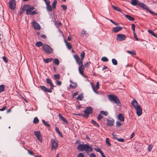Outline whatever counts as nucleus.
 Listing matches in <instances>:
<instances>
[{
  "instance_id": "obj_1",
  "label": "nucleus",
  "mask_w": 157,
  "mask_h": 157,
  "mask_svg": "<svg viewBox=\"0 0 157 157\" xmlns=\"http://www.w3.org/2000/svg\"><path fill=\"white\" fill-rule=\"evenodd\" d=\"M34 9L33 6H31L30 5L28 4L24 5L22 9H21L22 12H23L24 10L26 11V14L28 15H31V13L33 11Z\"/></svg>"
},
{
  "instance_id": "obj_2",
  "label": "nucleus",
  "mask_w": 157,
  "mask_h": 157,
  "mask_svg": "<svg viewBox=\"0 0 157 157\" xmlns=\"http://www.w3.org/2000/svg\"><path fill=\"white\" fill-rule=\"evenodd\" d=\"M108 98L110 101L118 105L121 104L119 99L117 96L113 94H110L108 95Z\"/></svg>"
},
{
  "instance_id": "obj_3",
  "label": "nucleus",
  "mask_w": 157,
  "mask_h": 157,
  "mask_svg": "<svg viewBox=\"0 0 157 157\" xmlns=\"http://www.w3.org/2000/svg\"><path fill=\"white\" fill-rule=\"evenodd\" d=\"M42 49L43 51L47 54H51L53 52L52 48L48 45L45 44L42 47Z\"/></svg>"
},
{
  "instance_id": "obj_4",
  "label": "nucleus",
  "mask_w": 157,
  "mask_h": 157,
  "mask_svg": "<svg viewBox=\"0 0 157 157\" xmlns=\"http://www.w3.org/2000/svg\"><path fill=\"white\" fill-rule=\"evenodd\" d=\"M139 6L140 7L143 8V9L149 12L150 13L152 14H154L155 15H157V14L155 13L154 12L152 11L151 10H150L149 9V8L147 5H145V4L142 3L140 2V3H139Z\"/></svg>"
},
{
  "instance_id": "obj_5",
  "label": "nucleus",
  "mask_w": 157,
  "mask_h": 157,
  "mask_svg": "<svg viewBox=\"0 0 157 157\" xmlns=\"http://www.w3.org/2000/svg\"><path fill=\"white\" fill-rule=\"evenodd\" d=\"M51 150H53L56 148L58 146V142L55 139H52L51 140Z\"/></svg>"
},
{
  "instance_id": "obj_6",
  "label": "nucleus",
  "mask_w": 157,
  "mask_h": 157,
  "mask_svg": "<svg viewBox=\"0 0 157 157\" xmlns=\"http://www.w3.org/2000/svg\"><path fill=\"white\" fill-rule=\"evenodd\" d=\"M85 113L86 118H87L88 117L90 114H91L92 112V107L90 106L87 107L86 109L84 111Z\"/></svg>"
},
{
  "instance_id": "obj_7",
  "label": "nucleus",
  "mask_w": 157,
  "mask_h": 157,
  "mask_svg": "<svg viewBox=\"0 0 157 157\" xmlns=\"http://www.w3.org/2000/svg\"><path fill=\"white\" fill-rule=\"evenodd\" d=\"M126 36L122 34H119L117 35L116 40L118 41H122L126 38Z\"/></svg>"
},
{
  "instance_id": "obj_8",
  "label": "nucleus",
  "mask_w": 157,
  "mask_h": 157,
  "mask_svg": "<svg viewBox=\"0 0 157 157\" xmlns=\"http://www.w3.org/2000/svg\"><path fill=\"white\" fill-rule=\"evenodd\" d=\"M93 147H92L90 146L89 144H85L84 151H85V152L87 153L88 154V152H91L93 151Z\"/></svg>"
},
{
  "instance_id": "obj_9",
  "label": "nucleus",
  "mask_w": 157,
  "mask_h": 157,
  "mask_svg": "<svg viewBox=\"0 0 157 157\" xmlns=\"http://www.w3.org/2000/svg\"><path fill=\"white\" fill-rule=\"evenodd\" d=\"M9 7L11 9L13 10L16 8V2L15 0H10L9 2Z\"/></svg>"
},
{
  "instance_id": "obj_10",
  "label": "nucleus",
  "mask_w": 157,
  "mask_h": 157,
  "mask_svg": "<svg viewBox=\"0 0 157 157\" xmlns=\"http://www.w3.org/2000/svg\"><path fill=\"white\" fill-rule=\"evenodd\" d=\"M107 124L109 126H112L114 123V120L112 118L109 117L107 118L106 120Z\"/></svg>"
},
{
  "instance_id": "obj_11",
  "label": "nucleus",
  "mask_w": 157,
  "mask_h": 157,
  "mask_svg": "<svg viewBox=\"0 0 157 157\" xmlns=\"http://www.w3.org/2000/svg\"><path fill=\"white\" fill-rule=\"evenodd\" d=\"M136 110V113L138 116H140L142 114V108L140 105H138L136 107L134 108Z\"/></svg>"
},
{
  "instance_id": "obj_12",
  "label": "nucleus",
  "mask_w": 157,
  "mask_h": 157,
  "mask_svg": "<svg viewBox=\"0 0 157 157\" xmlns=\"http://www.w3.org/2000/svg\"><path fill=\"white\" fill-rule=\"evenodd\" d=\"M32 25L35 29L39 30L41 28L40 25L35 21L33 22Z\"/></svg>"
},
{
  "instance_id": "obj_13",
  "label": "nucleus",
  "mask_w": 157,
  "mask_h": 157,
  "mask_svg": "<svg viewBox=\"0 0 157 157\" xmlns=\"http://www.w3.org/2000/svg\"><path fill=\"white\" fill-rule=\"evenodd\" d=\"M34 133L36 136L37 139L40 142H42V137L40 135V132L39 131H34Z\"/></svg>"
},
{
  "instance_id": "obj_14",
  "label": "nucleus",
  "mask_w": 157,
  "mask_h": 157,
  "mask_svg": "<svg viewBox=\"0 0 157 157\" xmlns=\"http://www.w3.org/2000/svg\"><path fill=\"white\" fill-rule=\"evenodd\" d=\"M99 82H97L96 83V87H95L93 84L92 83H91V85L92 86V88L93 90L96 93V94H98V92L97 91V90H98L99 88Z\"/></svg>"
},
{
  "instance_id": "obj_15",
  "label": "nucleus",
  "mask_w": 157,
  "mask_h": 157,
  "mask_svg": "<svg viewBox=\"0 0 157 157\" xmlns=\"http://www.w3.org/2000/svg\"><path fill=\"white\" fill-rule=\"evenodd\" d=\"M40 89L43 90L45 92L51 93L52 92V89L50 88V89H48L44 86H40Z\"/></svg>"
},
{
  "instance_id": "obj_16",
  "label": "nucleus",
  "mask_w": 157,
  "mask_h": 157,
  "mask_svg": "<svg viewBox=\"0 0 157 157\" xmlns=\"http://www.w3.org/2000/svg\"><path fill=\"white\" fill-rule=\"evenodd\" d=\"M85 144H80L77 147V149L80 151H84Z\"/></svg>"
},
{
  "instance_id": "obj_17",
  "label": "nucleus",
  "mask_w": 157,
  "mask_h": 157,
  "mask_svg": "<svg viewBox=\"0 0 157 157\" xmlns=\"http://www.w3.org/2000/svg\"><path fill=\"white\" fill-rule=\"evenodd\" d=\"M84 70V67L83 65H80L78 68V71L79 73L82 75H83Z\"/></svg>"
},
{
  "instance_id": "obj_18",
  "label": "nucleus",
  "mask_w": 157,
  "mask_h": 157,
  "mask_svg": "<svg viewBox=\"0 0 157 157\" xmlns=\"http://www.w3.org/2000/svg\"><path fill=\"white\" fill-rule=\"evenodd\" d=\"M131 104L134 108H136L137 106L139 105L136 99H133L131 102Z\"/></svg>"
},
{
  "instance_id": "obj_19",
  "label": "nucleus",
  "mask_w": 157,
  "mask_h": 157,
  "mask_svg": "<svg viewBox=\"0 0 157 157\" xmlns=\"http://www.w3.org/2000/svg\"><path fill=\"white\" fill-rule=\"evenodd\" d=\"M58 116L60 119L63 121V122L67 124H68L69 123L67 121V120L62 116L61 114L59 113Z\"/></svg>"
},
{
  "instance_id": "obj_20",
  "label": "nucleus",
  "mask_w": 157,
  "mask_h": 157,
  "mask_svg": "<svg viewBox=\"0 0 157 157\" xmlns=\"http://www.w3.org/2000/svg\"><path fill=\"white\" fill-rule=\"evenodd\" d=\"M122 29V27L120 26L116 27L113 28V32L114 33H117L119 31L121 30Z\"/></svg>"
},
{
  "instance_id": "obj_21",
  "label": "nucleus",
  "mask_w": 157,
  "mask_h": 157,
  "mask_svg": "<svg viewBox=\"0 0 157 157\" xmlns=\"http://www.w3.org/2000/svg\"><path fill=\"white\" fill-rule=\"evenodd\" d=\"M118 119L121 122L124 121V117L122 113H120L117 116Z\"/></svg>"
},
{
  "instance_id": "obj_22",
  "label": "nucleus",
  "mask_w": 157,
  "mask_h": 157,
  "mask_svg": "<svg viewBox=\"0 0 157 157\" xmlns=\"http://www.w3.org/2000/svg\"><path fill=\"white\" fill-rule=\"evenodd\" d=\"M46 82L47 83L49 84L51 86V87L50 88L51 89H53V88L54 87V86L52 83V81L49 78H47L46 79Z\"/></svg>"
},
{
  "instance_id": "obj_23",
  "label": "nucleus",
  "mask_w": 157,
  "mask_h": 157,
  "mask_svg": "<svg viewBox=\"0 0 157 157\" xmlns=\"http://www.w3.org/2000/svg\"><path fill=\"white\" fill-rule=\"evenodd\" d=\"M46 8L47 10L48 11H52V7L50 5V2H46Z\"/></svg>"
},
{
  "instance_id": "obj_24",
  "label": "nucleus",
  "mask_w": 157,
  "mask_h": 157,
  "mask_svg": "<svg viewBox=\"0 0 157 157\" xmlns=\"http://www.w3.org/2000/svg\"><path fill=\"white\" fill-rule=\"evenodd\" d=\"M74 57L76 63L79 65H81L79 62L80 58L78 55L77 54L75 55H74Z\"/></svg>"
},
{
  "instance_id": "obj_25",
  "label": "nucleus",
  "mask_w": 157,
  "mask_h": 157,
  "mask_svg": "<svg viewBox=\"0 0 157 157\" xmlns=\"http://www.w3.org/2000/svg\"><path fill=\"white\" fill-rule=\"evenodd\" d=\"M140 2L137 0H131V4L133 6H135L137 5L139 6V4Z\"/></svg>"
},
{
  "instance_id": "obj_26",
  "label": "nucleus",
  "mask_w": 157,
  "mask_h": 157,
  "mask_svg": "<svg viewBox=\"0 0 157 157\" xmlns=\"http://www.w3.org/2000/svg\"><path fill=\"white\" fill-rule=\"evenodd\" d=\"M125 17L130 21H133L135 19L134 17H131V16L126 14L125 15Z\"/></svg>"
},
{
  "instance_id": "obj_27",
  "label": "nucleus",
  "mask_w": 157,
  "mask_h": 157,
  "mask_svg": "<svg viewBox=\"0 0 157 157\" xmlns=\"http://www.w3.org/2000/svg\"><path fill=\"white\" fill-rule=\"evenodd\" d=\"M53 60V58H47L43 59L44 62L46 63H48L49 62H52Z\"/></svg>"
},
{
  "instance_id": "obj_28",
  "label": "nucleus",
  "mask_w": 157,
  "mask_h": 157,
  "mask_svg": "<svg viewBox=\"0 0 157 157\" xmlns=\"http://www.w3.org/2000/svg\"><path fill=\"white\" fill-rule=\"evenodd\" d=\"M55 131L56 132L58 133L60 136L61 137H63V135L62 134V133L60 132L59 128L57 127H56L55 128Z\"/></svg>"
},
{
  "instance_id": "obj_29",
  "label": "nucleus",
  "mask_w": 157,
  "mask_h": 157,
  "mask_svg": "<svg viewBox=\"0 0 157 157\" xmlns=\"http://www.w3.org/2000/svg\"><path fill=\"white\" fill-rule=\"evenodd\" d=\"M112 7L113 8V9H114L115 10H116L120 12H122V11L120 8L115 6H113Z\"/></svg>"
},
{
  "instance_id": "obj_30",
  "label": "nucleus",
  "mask_w": 157,
  "mask_h": 157,
  "mask_svg": "<svg viewBox=\"0 0 157 157\" xmlns=\"http://www.w3.org/2000/svg\"><path fill=\"white\" fill-rule=\"evenodd\" d=\"M128 53L131 55H136V52L134 50H132L131 51H127V52Z\"/></svg>"
},
{
  "instance_id": "obj_31",
  "label": "nucleus",
  "mask_w": 157,
  "mask_h": 157,
  "mask_svg": "<svg viewBox=\"0 0 157 157\" xmlns=\"http://www.w3.org/2000/svg\"><path fill=\"white\" fill-rule=\"evenodd\" d=\"M91 123L94 124V125H97L98 128H99L100 127V125L99 124L97 123V122L93 120H91Z\"/></svg>"
},
{
  "instance_id": "obj_32",
  "label": "nucleus",
  "mask_w": 157,
  "mask_h": 157,
  "mask_svg": "<svg viewBox=\"0 0 157 157\" xmlns=\"http://www.w3.org/2000/svg\"><path fill=\"white\" fill-rule=\"evenodd\" d=\"M43 46L42 43L40 41H38L36 42L35 44V46L37 47H40Z\"/></svg>"
},
{
  "instance_id": "obj_33",
  "label": "nucleus",
  "mask_w": 157,
  "mask_h": 157,
  "mask_svg": "<svg viewBox=\"0 0 157 157\" xmlns=\"http://www.w3.org/2000/svg\"><path fill=\"white\" fill-rule=\"evenodd\" d=\"M65 43L66 44V45H67V48L69 49H71L72 47L71 44H70V43H67L66 42V41L65 40Z\"/></svg>"
},
{
  "instance_id": "obj_34",
  "label": "nucleus",
  "mask_w": 157,
  "mask_h": 157,
  "mask_svg": "<svg viewBox=\"0 0 157 157\" xmlns=\"http://www.w3.org/2000/svg\"><path fill=\"white\" fill-rule=\"evenodd\" d=\"M54 63L56 65H58L59 64V61L58 59L56 58L53 61Z\"/></svg>"
},
{
  "instance_id": "obj_35",
  "label": "nucleus",
  "mask_w": 157,
  "mask_h": 157,
  "mask_svg": "<svg viewBox=\"0 0 157 157\" xmlns=\"http://www.w3.org/2000/svg\"><path fill=\"white\" fill-rule=\"evenodd\" d=\"M100 113L101 114L104 115L105 116H107L108 115V113L107 111H105L103 110H101L100 111Z\"/></svg>"
},
{
  "instance_id": "obj_36",
  "label": "nucleus",
  "mask_w": 157,
  "mask_h": 157,
  "mask_svg": "<svg viewBox=\"0 0 157 157\" xmlns=\"http://www.w3.org/2000/svg\"><path fill=\"white\" fill-rule=\"evenodd\" d=\"M5 89V86L4 85H0V93L3 91Z\"/></svg>"
},
{
  "instance_id": "obj_37",
  "label": "nucleus",
  "mask_w": 157,
  "mask_h": 157,
  "mask_svg": "<svg viewBox=\"0 0 157 157\" xmlns=\"http://www.w3.org/2000/svg\"><path fill=\"white\" fill-rule=\"evenodd\" d=\"M39 121L37 117H35L33 120V123L34 124H37Z\"/></svg>"
},
{
  "instance_id": "obj_38",
  "label": "nucleus",
  "mask_w": 157,
  "mask_h": 157,
  "mask_svg": "<svg viewBox=\"0 0 157 157\" xmlns=\"http://www.w3.org/2000/svg\"><path fill=\"white\" fill-rule=\"evenodd\" d=\"M83 97V94H81L78 96L77 98V99L78 100H82Z\"/></svg>"
},
{
  "instance_id": "obj_39",
  "label": "nucleus",
  "mask_w": 157,
  "mask_h": 157,
  "mask_svg": "<svg viewBox=\"0 0 157 157\" xmlns=\"http://www.w3.org/2000/svg\"><path fill=\"white\" fill-rule=\"evenodd\" d=\"M57 3V2L56 0H54L53 1V2L52 3V6L53 8L54 9H55L56 8V5Z\"/></svg>"
},
{
  "instance_id": "obj_40",
  "label": "nucleus",
  "mask_w": 157,
  "mask_h": 157,
  "mask_svg": "<svg viewBox=\"0 0 157 157\" xmlns=\"http://www.w3.org/2000/svg\"><path fill=\"white\" fill-rule=\"evenodd\" d=\"M42 121L46 127H50V125L48 124L44 120H42Z\"/></svg>"
},
{
  "instance_id": "obj_41",
  "label": "nucleus",
  "mask_w": 157,
  "mask_h": 157,
  "mask_svg": "<svg viewBox=\"0 0 157 157\" xmlns=\"http://www.w3.org/2000/svg\"><path fill=\"white\" fill-rule=\"evenodd\" d=\"M112 62L113 64L115 65H116L117 64V60L115 59H112Z\"/></svg>"
},
{
  "instance_id": "obj_42",
  "label": "nucleus",
  "mask_w": 157,
  "mask_h": 157,
  "mask_svg": "<svg viewBox=\"0 0 157 157\" xmlns=\"http://www.w3.org/2000/svg\"><path fill=\"white\" fill-rule=\"evenodd\" d=\"M105 142L106 144H107L108 146H111V144L109 142V140L108 138H106Z\"/></svg>"
},
{
  "instance_id": "obj_43",
  "label": "nucleus",
  "mask_w": 157,
  "mask_h": 157,
  "mask_svg": "<svg viewBox=\"0 0 157 157\" xmlns=\"http://www.w3.org/2000/svg\"><path fill=\"white\" fill-rule=\"evenodd\" d=\"M74 85H72L71 84H70L69 85V86L71 87V88H72L73 89H75L77 86V85L76 83H75V84H74Z\"/></svg>"
},
{
  "instance_id": "obj_44",
  "label": "nucleus",
  "mask_w": 157,
  "mask_h": 157,
  "mask_svg": "<svg viewBox=\"0 0 157 157\" xmlns=\"http://www.w3.org/2000/svg\"><path fill=\"white\" fill-rule=\"evenodd\" d=\"M54 77L55 78L57 79H59L60 78V76L59 74H55L54 75Z\"/></svg>"
},
{
  "instance_id": "obj_45",
  "label": "nucleus",
  "mask_w": 157,
  "mask_h": 157,
  "mask_svg": "<svg viewBox=\"0 0 157 157\" xmlns=\"http://www.w3.org/2000/svg\"><path fill=\"white\" fill-rule=\"evenodd\" d=\"M148 32L153 36H156L155 34L151 30H148Z\"/></svg>"
},
{
  "instance_id": "obj_46",
  "label": "nucleus",
  "mask_w": 157,
  "mask_h": 157,
  "mask_svg": "<svg viewBox=\"0 0 157 157\" xmlns=\"http://www.w3.org/2000/svg\"><path fill=\"white\" fill-rule=\"evenodd\" d=\"M101 60L104 62H107L108 61V59L106 57H103L101 58Z\"/></svg>"
},
{
  "instance_id": "obj_47",
  "label": "nucleus",
  "mask_w": 157,
  "mask_h": 157,
  "mask_svg": "<svg viewBox=\"0 0 157 157\" xmlns=\"http://www.w3.org/2000/svg\"><path fill=\"white\" fill-rule=\"evenodd\" d=\"M85 53L84 52H81L80 56L81 57V59H83L85 56Z\"/></svg>"
},
{
  "instance_id": "obj_48",
  "label": "nucleus",
  "mask_w": 157,
  "mask_h": 157,
  "mask_svg": "<svg viewBox=\"0 0 157 157\" xmlns=\"http://www.w3.org/2000/svg\"><path fill=\"white\" fill-rule=\"evenodd\" d=\"M94 150L97 152H99L100 153H101L102 151L101 150V149L99 148H97L95 147L94 148Z\"/></svg>"
},
{
  "instance_id": "obj_49",
  "label": "nucleus",
  "mask_w": 157,
  "mask_h": 157,
  "mask_svg": "<svg viewBox=\"0 0 157 157\" xmlns=\"http://www.w3.org/2000/svg\"><path fill=\"white\" fill-rule=\"evenodd\" d=\"M102 118H103V116L101 114H99L98 117L97 119L98 121H99Z\"/></svg>"
},
{
  "instance_id": "obj_50",
  "label": "nucleus",
  "mask_w": 157,
  "mask_h": 157,
  "mask_svg": "<svg viewBox=\"0 0 157 157\" xmlns=\"http://www.w3.org/2000/svg\"><path fill=\"white\" fill-rule=\"evenodd\" d=\"M117 140L119 142H124V139L123 138H117Z\"/></svg>"
},
{
  "instance_id": "obj_51",
  "label": "nucleus",
  "mask_w": 157,
  "mask_h": 157,
  "mask_svg": "<svg viewBox=\"0 0 157 157\" xmlns=\"http://www.w3.org/2000/svg\"><path fill=\"white\" fill-rule=\"evenodd\" d=\"M56 83L57 86H60L61 85L62 82L61 81H56Z\"/></svg>"
},
{
  "instance_id": "obj_52",
  "label": "nucleus",
  "mask_w": 157,
  "mask_h": 157,
  "mask_svg": "<svg viewBox=\"0 0 157 157\" xmlns=\"http://www.w3.org/2000/svg\"><path fill=\"white\" fill-rule=\"evenodd\" d=\"M77 157H84V155L82 153H80L78 154Z\"/></svg>"
},
{
  "instance_id": "obj_53",
  "label": "nucleus",
  "mask_w": 157,
  "mask_h": 157,
  "mask_svg": "<svg viewBox=\"0 0 157 157\" xmlns=\"http://www.w3.org/2000/svg\"><path fill=\"white\" fill-rule=\"evenodd\" d=\"M61 6L64 10H66L67 9V6L66 5H61Z\"/></svg>"
},
{
  "instance_id": "obj_54",
  "label": "nucleus",
  "mask_w": 157,
  "mask_h": 157,
  "mask_svg": "<svg viewBox=\"0 0 157 157\" xmlns=\"http://www.w3.org/2000/svg\"><path fill=\"white\" fill-rule=\"evenodd\" d=\"M132 29L133 31V32H135V25L134 24L132 25Z\"/></svg>"
},
{
  "instance_id": "obj_55",
  "label": "nucleus",
  "mask_w": 157,
  "mask_h": 157,
  "mask_svg": "<svg viewBox=\"0 0 157 157\" xmlns=\"http://www.w3.org/2000/svg\"><path fill=\"white\" fill-rule=\"evenodd\" d=\"M116 125L117 127H118L121 125V124L120 122L117 121L116 122Z\"/></svg>"
},
{
  "instance_id": "obj_56",
  "label": "nucleus",
  "mask_w": 157,
  "mask_h": 157,
  "mask_svg": "<svg viewBox=\"0 0 157 157\" xmlns=\"http://www.w3.org/2000/svg\"><path fill=\"white\" fill-rule=\"evenodd\" d=\"M112 135L113 136V139L116 140H117V136L114 133H113L112 134Z\"/></svg>"
},
{
  "instance_id": "obj_57",
  "label": "nucleus",
  "mask_w": 157,
  "mask_h": 157,
  "mask_svg": "<svg viewBox=\"0 0 157 157\" xmlns=\"http://www.w3.org/2000/svg\"><path fill=\"white\" fill-rule=\"evenodd\" d=\"M77 115L79 116H83L84 117L86 118V116L85 114H84L82 113H77L76 114Z\"/></svg>"
},
{
  "instance_id": "obj_58",
  "label": "nucleus",
  "mask_w": 157,
  "mask_h": 157,
  "mask_svg": "<svg viewBox=\"0 0 157 157\" xmlns=\"http://www.w3.org/2000/svg\"><path fill=\"white\" fill-rule=\"evenodd\" d=\"M133 33L134 38L136 39V40L138 41L139 40V39L138 38L137 35L136 34L135 32H133Z\"/></svg>"
},
{
  "instance_id": "obj_59",
  "label": "nucleus",
  "mask_w": 157,
  "mask_h": 157,
  "mask_svg": "<svg viewBox=\"0 0 157 157\" xmlns=\"http://www.w3.org/2000/svg\"><path fill=\"white\" fill-rule=\"evenodd\" d=\"M2 59L3 61L7 63L8 62V60L7 59V58L5 56H3L2 57Z\"/></svg>"
},
{
  "instance_id": "obj_60",
  "label": "nucleus",
  "mask_w": 157,
  "mask_h": 157,
  "mask_svg": "<svg viewBox=\"0 0 157 157\" xmlns=\"http://www.w3.org/2000/svg\"><path fill=\"white\" fill-rule=\"evenodd\" d=\"M152 148V147L151 145H149L147 147V150L149 151H151Z\"/></svg>"
},
{
  "instance_id": "obj_61",
  "label": "nucleus",
  "mask_w": 157,
  "mask_h": 157,
  "mask_svg": "<svg viewBox=\"0 0 157 157\" xmlns=\"http://www.w3.org/2000/svg\"><path fill=\"white\" fill-rule=\"evenodd\" d=\"M89 157H96V155L94 153H91L89 155Z\"/></svg>"
},
{
  "instance_id": "obj_62",
  "label": "nucleus",
  "mask_w": 157,
  "mask_h": 157,
  "mask_svg": "<svg viewBox=\"0 0 157 157\" xmlns=\"http://www.w3.org/2000/svg\"><path fill=\"white\" fill-rule=\"evenodd\" d=\"M27 150L28 151V153L31 155H33V151H30L29 150V149H27Z\"/></svg>"
},
{
  "instance_id": "obj_63",
  "label": "nucleus",
  "mask_w": 157,
  "mask_h": 157,
  "mask_svg": "<svg viewBox=\"0 0 157 157\" xmlns=\"http://www.w3.org/2000/svg\"><path fill=\"white\" fill-rule=\"evenodd\" d=\"M37 14L38 13L36 12V10H34L33 12L32 11V13H31V15H33L34 14Z\"/></svg>"
},
{
  "instance_id": "obj_64",
  "label": "nucleus",
  "mask_w": 157,
  "mask_h": 157,
  "mask_svg": "<svg viewBox=\"0 0 157 157\" xmlns=\"http://www.w3.org/2000/svg\"><path fill=\"white\" fill-rule=\"evenodd\" d=\"M101 154V155L102 157H106L104 154V153L102 151L100 153Z\"/></svg>"
}]
</instances>
